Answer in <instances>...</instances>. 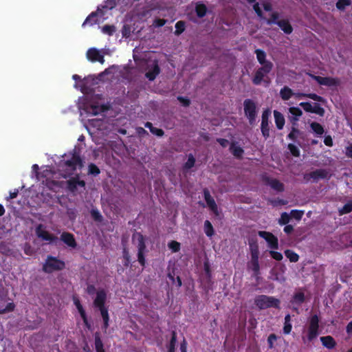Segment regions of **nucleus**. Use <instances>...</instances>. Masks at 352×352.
<instances>
[{
    "mask_svg": "<svg viewBox=\"0 0 352 352\" xmlns=\"http://www.w3.org/2000/svg\"><path fill=\"white\" fill-rule=\"evenodd\" d=\"M107 298V294L104 290L100 289L96 293V296L94 300V305L98 307L100 311L102 317L104 328L109 325V314L107 309L104 307V305Z\"/></svg>",
    "mask_w": 352,
    "mask_h": 352,
    "instance_id": "nucleus-1",
    "label": "nucleus"
},
{
    "mask_svg": "<svg viewBox=\"0 0 352 352\" xmlns=\"http://www.w3.org/2000/svg\"><path fill=\"white\" fill-rule=\"evenodd\" d=\"M318 322L319 320L316 315H314L311 317L309 324L307 330L304 331L306 334L305 336H302V339L304 343H307L311 342L314 339H315L318 333Z\"/></svg>",
    "mask_w": 352,
    "mask_h": 352,
    "instance_id": "nucleus-2",
    "label": "nucleus"
},
{
    "mask_svg": "<svg viewBox=\"0 0 352 352\" xmlns=\"http://www.w3.org/2000/svg\"><path fill=\"white\" fill-rule=\"evenodd\" d=\"M160 69L156 58L149 56L145 62V76L149 80H153L160 74Z\"/></svg>",
    "mask_w": 352,
    "mask_h": 352,
    "instance_id": "nucleus-3",
    "label": "nucleus"
},
{
    "mask_svg": "<svg viewBox=\"0 0 352 352\" xmlns=\"http://www.w3.org/2000/svg\"><path fill=\"white\" fill-rule=\"evenodd\" d=\"M279 303V300L273 296L262 295L255 299L256 305L261 309L269 307H278Z\"/></svg>",
    "mask_w": 352,
    "mask_h": 352,
    "instance_id": "nucleus-4",
    "label": "nucleus"
},
{
    "mask_svg": "<svg viewBox=\"0 0 352 352\" xmlns=\"http://www.w3.org/2000/svg\"><path fill=\"white\" fill-rule=\"evenodd\" d=\"M64 164L66 168V173L63 175L64 177L69 176L75 170L82 166L80 157L75 154L72 155L70 159L66 160Z\"/></svg>",
    "mask_w": 352,
    "mask_h": 352,
    "instance_id": "nucleus-5",
    "label": "nucleus"
},
{
    "mask_svg": "<svg viewBox=\"0 0 352 352\" xmlns=\"http://www.w3.org/2000/svg\"><path fill=\"white\" fill-rule=\"evenodd\" d=\"M65 267V263L52 256H48L43 264V270L47 273H52L56 270H60Z\"/></svg>",
    "mask_w": 352,
    "mask_h": 352,
    "instance_id": "nucleus-6",
    "label": "nucleus"
},
{
    "mask_svg": "<svg viewBox=\"0 0 352 352\" xmlns=\"http://www.w3.org/2000/svg\"><path fill=\"white\" fill-rule=\"evenodd\" d=\"M278 15L277 13H272L271 18L267 20V24H277L285 34H291L292 32V27L287 20H278Z\"/></svg>",
    "mask_w": 352,
    "mask_h": 352,
    "instance_id": "nucleus-7",
    "label": "nucleus"
},
{
    "mask_svg": "<svg viewBox=\"0 0 352 352\" xmlns=\"http://www.w3.org/2000/svg\"><path fill=\"white\" fill-rule=\"evenodd\" d=\"M313 79L317 81V82L321 85L327 86L330 87H338L340 82V80L337 78L332 77H322L319 76H314L312 74H309Z\"/></svg>",
    "mask_w": 352,
    "mask_h": 352,
    "instance_id": "nucleus-8",
    "label": "nucleus"
},
{
    "mask_svg": "<svg viewBox=\"0 0 352 352\" xmlns=\"http://www.w3.org/2000/svg\"><path fill=\"white\" fill-rule=\"evenodd\" d=\"M133 240L135 243H138V261L141 265L144 264V258L143 256V252L145 249V244L144 241L143 236L140 233H136L133 234Z\"/></svg>",
    "mask_w": 352,
    "mask_h": 352,
    "instance_id": "nucleus-9",
    "label": "nucleus"
},
{
    "mask_svg": "<svg viewBox=\"0 0 352 352\" xmlns=\"http://www.w3.org/2000/svg\"><path fill=\"white\" fill-rule=\"evenodd\" d=\"M273 67L272 63H267L265 66H262L255 74L253 78V82L255 85H259L264 81L265 76L270 73Z\"/></svg>",
    "mask_w": 352,
    "mask_h": 352,
    "instance_id": "nucleus-10",
    "label": "nucleus"
},
{
    "mask_svg": "<svg viewBox=\"0 0 352 352\" xmlns=\"http://www.w3.org/2000/svg\"><path fill=\"white\" fill-rule=\"evenodd\" d=\"M244 110L250 124H252L255 120L256 116L255 103L251 100H245L244 101Z\"/></svg>",
    "mask_w": 352,
    "mask_h": 352,
    "instance_id": "nucleus-11",
    "label": "nucleus"
},
{
    "mask_svg": "<svg viewBox=\"0 0 352 352\" xmlns=\"http://www.w3.org/2000/svg\"><path fill=\"white\" fill-rule=\"evenodd\" d=\"M87 58L91 62H99L101 64L104 63V54L102 51L95 47L89 49L86 54Z\"/></svg>",
    "mask_w": 352,
    "mask_h": 352,
    "instance_id": "nucleus-12",
    "label": "nucleus"
},
{
    "mask_svg": "<svg viewBox=\"0 0 352 352\" xmlns=\"http://www.w3.org/2000/svg\"><path fill=\"white\" fill-rule=\"evenodd\" d=\"M299 106L303 108L306 112L314 113L322 116L324 113V109L316 103L300 102Z\"/></svg>",
    "mask_w": 352,
    "mask_h": 352,
    "instance_id": "nucleus-13",
    "label": "nucleus"
},
{
    "mask_svg": "<svg viewBox=\"0 0 352 352\" xmlns=\"http://www.w3.org/2000/svg\"><path fill=\"white\" fill-rule=\"evenodd\" d=\"M258 234L267 242L270 248H278V239L272 233L265 231H259Z\"/></svg>",
    "mask_w": 352,
    "mask_h": 352,
    "instance_id": "nucleus-14",
    "label": "nucleus"
},
{
    "mask_svg": "<svg viewBox=\"0 0 352 352\" xmlns=\"http://www.w3.org/2000/svg\"><path fill=\"white\" fill-rule=\"evenodd\" d=\"M262 7L266 12H269L270 18H267V16L263 13L262 10L261 9V7L259 6V3H254L253 8L259 17H261L262 19H266V20H267L268 19H270L271 14L272 13V12H271V10H272L271 4L270 3L265 2L262 4Z\"/></svg>",
    "mask_w": 352,
    "mask_h": 352,
    "instance_id": "nucleus-15",
    "label": "nucleus"
},
{
    "mask_svg": "<svg viewBox=\"0 0 352 352\" xmlns=\"http://www.w3.org/2000/svg\"><path fill=\"white\" fill-rule=\"evenodd\" d=\"M86 112L90 115L96 116L103 112L105 109L104 106L98 102H91L89 107H85Z\"/></svg>",
    "mask_w": 352,
    "mask_h": 352,
    "instance_id": "nucleus-16",
    "label": "nucleus"
},
{
    "mask_svg": "<svg viewBox=\"0 0 352 352\" xmlns=\"http://www.w3.org/2000/svg\"><path fill=\"white\" fill-rule=\"evenodd\" d=\"M68 189L72 192L78 191L79 189H84L85 183L82 180H80L78 177L70 179L67 182Z\"/></svg>",
    "mask_w": 352,
    "mask_h": 352,
    "instance_id": "nucleus-17",
    "label": "nucleus"
},
{
    "mask_svg": "<svg viewBox=\"0 0 352 352\" xmlns=\"http://www.w3.org/2000/svg\"><path fill=\"white\" fill-rule=\"evenodd\" d=\"M15 305L12 301L0 298V315L8 314L14 311Z\"/></svg>",
    "mask_w": 352,
    "mask_h": 352,
    "instance_id": "nucleus-18",
    "label": "nucleus"
},
{
    "mask_svg": "<svg viewBox=\"0 0 352 352\" xmlns=\"http://www.w3.org/2000/svg\"><path fill=\"white\" fill-rule=\"evenodd\" d=\"M54 173L52 172L50 166H44L42 168V171L40 173V180L43 183L45 182V184L50 188H53L52 186L50 185L49 179L52 177Z\"/></svg>",
    "mask_w": 352,
    "mask_h": 352,
    "instance_id": "nucleus-19",
    "label": "nucleus"
},
{
    "mask_svg": "<svg viewBox=\"0 0 352 352\" xmlns=\"http://www.w3.org/2000/svg\"><path fill=\"white\" fill-rule=\"evenodd\" d=\"M103 14V10L98 8L96 12H93L89 16H87L86 20L82 23V26H85L86 25H92L95 23H98L100 20L98 18L102 17Z\"/></svg>",
    "mask_w": 352,
    "mask_h": 352,
    "instance_id": "nucleus-20",
    "label": "nucleus"
},
{
    "mask_svg": "<svg viewBox=\"0 0 352 352\" xmlns=\"http://www.w3.org/2000/svg\"><path fill=\"white\" fill-rule=\"evenodd\" d=\"M36 233L38 237L42 239L44 241L48 242L54 241L56 238L54 237L52 234H50L47 231H46L42 225H39L36 230Z\"/></svg>",
    "mask_w": 352,
    "mask_h": 352,
    "instance_id": "nucleus-21",
    "label": "nucleus"
},
{
    "mask_svg": "<svg viewBox=\"0 0 352 352\" xmlns=\"http://www.w3.org/2000/svg\"><path fill=\"white\" fill-rule=\"evenodd\" d=\"M250 267L255 273H258L259 270L258 252L257 247L252 250V260L250 263Z\"/></svg>",
    "mask_w": 352,
    "mask_h": 352,
    "instance_id": "nucleus-22",
    "label": "nucleus"
},
{
    "mask_svg": "<svg viewBox=\"0 0 352 352\" xmlns=\"http://www.w3.org/2000/svg\"><path fill=\"white\" fill-rule=\"evenodd\" d=\"M289 113H290L289 119L293 124H295L298 121L300 117L302 115V110L296 107H292L289 109Z\"/></svg>",
    "mask_w": 352,
    "mask_h": 352,
    "instance_id": "nucleus-23",
    "label": "nucleus"
},
{
    "mask_svg": "<svg viewBox=\"0 0 352 352\" xmlns=\"http://www.w3.org/2000/svg\"><path fill=\"white\" fill-rule=\"evenodd\" d=\"M204 197L205 200L207 203L208 206L210 208V210L215 214H218V210L217 206L215 204L214 200L213 198L210 196L209 192L206 190H204Z\"/></svg>",
    "mask_w": 352,
    "mask_h": 352,
    "instance_id": "nucleus-24",
    "label": "nucleus"
},
{
    "mask_svg": "<svg viewBox=\"0 0 352 352\" xmlns=\"http://www.w3.org/2000/svg\"><path fill=\"white\" fill-rule=\"evenodd\" d=\"M61 240L66 243L68 246L71 248H75L76 246V243L74 238L73 234L67 232H64L60 236Z\"/></svg>",
    "mask_w": 352,
    "mask_h": 352,
    "instance_id": "nucleus-25",
    "label": "nucleus"
},
{
    "mask_svg": "<svg viewBox=\"0 0 352 352\" xmlns=\"http://www.w3.org/2000/svg\"><path fill=\"white\" fill-rule=\"evenodd\" d=\"M275 123L278 129H282L285 124V118L283 115L278 111H274Z\"/></svg>",
    "mask_w": 352,
    "mask_h": 352,
    "instance_id": "nucleus-26",
    "label": "nucleus"
},
{
    "mask_svg": "<svg viewBox=\"0 0 352 352\" xmlns=\"http://www.w3.org/2000/svg\"><path fill=\"white\" fill-rule=\"evenodd\" d=\"M310 175L314 179H323L329 176V172L326 170L319 169L311 173Z\"/></svg>",
    "mask_w": 352,
    "mask_h": 352,
    "instance_id": "nucleus-27",
    "label": "nucleus"
},
{
    "mask_svg": "<svg viewBox=\"0 0 352 352\" xmlns=\"http://www.w3.org/2000/svg\"><path fill=\"white\" fill-rule=\"evenodd\" d=\"M195 9L197 16L199 18L204 17L207 13V8L204 3H197Z\"/></svg>",
    "mask_w": 352,
    "mask_h": 352,
    "instance_id": "nucleus-28",
    "label": "nucleus"
},
{
    "mask_svg": "<svg viewBox=\"0 0 352 352\" xmlns=\"http://www.w3.org/2000/svg\"><path fill=\"white\" fill-rule=\"evenodd\" d=\"M294 93L288 87H284L280 91V96L283 100H288L294 96Z\"/></svg>",
    "mask_w": 352,
    "mask_h": 352,
    "instance_id": "nucleus-29",
    "label": "nucleus"
},
{
    "mask_svg": "<svg viewBox=\"0 0 352 352\" xmlns=\"http://www.w3.org/2000/svg\"><path fill=\"white\" fill-rule=\"evenodd\" d=\"M74 303L76 305V309H78V311L81 318H82L85 324H87V319L86 314H85V311L82 306L81 305V304L80 302V300L77 298H74Z\"/></svg>",
    "mask_w": 352,
    "mask_h": 352,
    "instance_id": "nucleus-30",
    "label": "nucleus"
},
{
    "mask_svg": "<svg viewBox=\"0 0 352 352\" xmlns=\"http://www.w3.org/2000/svg\"><path fill=\"white\" fill-rule=\"evenodd\" d=\"M320 340L323 346L328 349H333L336 345V342L331 336L321 337Z\"/></svg>",
    "mask_w": 352,
    "mask_h": 352,
    "instance_id": "nucleus-31",
    "label": "nucleus"
},
{
    "mask_svg": "<svg viewBox=\"0 0 352 352\" xmlns=\"http://www.w3.org/2000/svg\"><path fill=\"white\" fill-rule=\"evenodd\" d=\"M255 53L256 54L258 61L261 65H262V66H265L267 63H272L271 62L266 60V54L264 51L261 50H256Z\"/></svg>",
    "mask_w": 352,
    "mask_h": 352,
    "instance_id": "nucleus-32",
    "label": "nucleus"
},
{
    "mask_svg": "<svg viewBox=\"0 0 352 352\" xmlns=\"http://www.w3.org/2000/svg\"><path fill=\"white\" fill-rule=\"evenodd\" d=\"M268 184L272 188L276 191H283L284 189L283 184L276 179H272L268 180Z\"/></svg>",
    "mask_w": 352,
    "mask_h": 352,
    "instance_id": "nucleus-33",
    "label": "nucleus"
},
{
    "mask_svg": "<svg viewBox=\"0 0 352 352\" xmlns=\"http://www.w3.org/2000/svg\"><path fill=\"white\" fill-rule=\"evenodd\" d=\"M310 126H311V129H312V131L316 135H321L323 134L324 129H323L322 126L320 124H319L318 122H312L310 124Z\"/></svg>",
    "mask_w": 352,
    "mask_h": 352,
    "instance_id": "nucleus-34",
    "label": "nucleus"
},
{
    "mask_svg": "<svg viewBox=\"0 0 352 352\" xmlns=\"http://www.w3.org/2000/svg\"><path fill=\"white\" fill-rule=\"evenodd\" d=\"M230 151L232 154L237 157H241L243 153V150L235 144L231 145Z\"/></svg>",
    "mask_w": 352,
    "mask_h": 352,
    "instance_id": "nucleus-35",
    "label": "nucleus"
},
{
    "mask_svg": "<svg viewBox=\"0 0 352 352\" xmlns=\"http://www.w3.org/2000/svg\"><path fill=\"white\" fill-rule=\"evenodd\" d=\"M305 299V296L302 292H298L295 294V295L293 297V300L292 301V305H300L301 304Z\"/></svg>",
    "mask_w": 352,
    "mask_h": 352,
    "instance_id": "nucleus-36",
    "label": "nucleus"
},
{
    "mask_svg": "<svg viewBox=\"0 0 352 352\" xmlns=\"http://www.w3.org/2000/svg\"><path fill=\"white\" fill-rule=\"evenodd\" d=\"M291 317L289 314H287L285 317V324L283 327V331L285 334H289L292 331V324L290 322Z\"/></svg>",
    "mask_w": 352,
    "mask_h": 352,
    "instance_id": "nucleus-37",
    "label": "nucleus"
},
{
    "mask_svg": "<svg viewBox=\"0 0 352 352\" xmlns=\"http://www.w3.org/2000/svg\"><path fill=\"white\" fill-rule=\"evenodd\" d=\"M204 232L209 237H211L214 234L213 227L211 223L208 220L204 222Z\"/></svg>",
    "mask_w": 352,
    "mask_h": 352,
    "instance_id": "nucleus-38",
    "label": "nucleus"
},
{
    "mask_svg": "<svg viewBox=\"0 0 352 352\" xmlns=\"http://www.w3.org/2000/svg\"><path fill=\"white\" fill-rule=\"evenodd\" d=\"M145 126L148 128L152 133L157 136H162L164 134V132L162 129L153 126L152 124L150 122H146Z\"/></svg>",
    "mask_w": 352,
    "mask_h": 352,
    "instance_id": "nucleus-39",
    "label": "nucleus"
},
{
    "mask_svg": "<svg viewBox=\"0 0 352 352\" xmlns=\"http://www.w3.org/2000/svg\"><path fill=\"white\" fill-rule=\"evenodd\" d=\"M103 34L107 35H112L116 32V28L113 25H106L101 28Z\"/></svg>",
    "mask_w": 352,
    "mask_h": 352,
    "instance_id": "nucleus-40",
    "label": "nucleus"
},
{
    "mask_svg": "<svg viewBox=\"0 0 352 352\" xmlns=\"http://www.w3.org/2000/svg\"><path fill=\"white\" fill-rule=\"evenodd\" d=\"M285 254L291 262H296L298 260V255L292 250H286Z\"/></svg>",
    "mask_w": 352,
    "mask_h": 352,
    "instance_id": "nucleus-41",
    "label": "nucleus"
},
{
    "mask_svg": "<svg viewBox=\"0 0 352 352\" xmlns=\"http://www.w3.org/2000/svg\"><path fill=\"white\" fill-rule=\"evenodd\" d=\"M261 131L263 135L267 138L269 136V126H268V122L267 120H265L264 119V117L263 118V120L261 122Z\"/></svg>",
    "mask_w": 352,
    "mask_h": 352,
    "instance_id": "nucleus-42",
    "label": "nucleus"
},
{
    "mask_svg": "<svg viewBox=\"0 0 352 352\" xmlns=\"http://www.w3.org/2000/svg\"><path fill=\"white\" fill-rule=\"evenodd\" d=\"M290 216L287 212L282 213L280 218L278 220V223L280 225H285L289 221Z\"/></svg>",
    "mask_w": 352,
    "mask_h": 352,
    "instance_id": "nucleus-43",
    "label": "nucleus"
},
{
    "mask_svg": "<svg viewBox=\"0 0 352 352\" xmlns=\"http://www.w3.org/2000/svg\"><path fill=\"white\" fill-rule=\"evenodd\" d=\"M168 245V248L173 252H177L180 249V244H179V243H178L177 241H172L171 242H170Z\"/></svg>",
    "mask_w": 352,
    "mask_h": 352,
    "instance_id": "nucleus-44",
    "label": "nucleus"
},
{
    "mask_svg": "<svg viewBox=\"0 0 352 352\" xmlns=\"http://www.w3.org/2000/svg\"><path fill=\"white\" fill-rule=\"evenodd\" d=\"M350 0H338L336 6L339 10H344L346 6L350 5Z\"/></svg>",
    "mask_w": 352,
    "mask_h": 352,
    "instance_id": "nucleus-45",
    "label": "nucleus"
},
{
    "mask_svg": "<svg viewBox=\"0 0 352 352\" xmlns=\"http://www.w3.org/2000/svg\"><path fill=\"white\" fill-rule=\"evenodd\" d=\"M175 33L177 34H181L185 29V23L184 21H178L175 25Z\"/></svg>",
    "mask_w": 352,
    "mask_h": 352,
    "instance_id": "nucleus-46",
    "label": "nucleus"
},
{
    "mask_svg": "<svg viewBox=\"0 0 352 352\" xmlns=\"http://www.w3.org/2000/svg\"><path fill=\"white\" fill-rule=\"evenodd\" d=\"M352 211V201L346 204L340 210L341 214L348 213Z\"/></svg>",
    "mask_w": 352,
    "mask_h": 352,
    "instance_id": "nucleus-47",
    "label": "nucleus"
},
{
    "mask_svg": "<svg viewBox=\"0 0 352 352\" xmlns=\"http://www.w3.org/2000/svg\"><path fill=\"white\" fill-rule=\"evenodd\" d=\"M288 149L289 150V151L291 152V153L294 155V156H296V157H298L300 155V151L299 149L297 148V146H296L295 145L292 144H289L288 145Z\"/></svg>",
    "mask_w": 352,
    "mask_h": 352,
    "instance_id": "nucleus-48",
    "label": "nucleus"
},
{
    "mask_svg": "<svg viewBox=\"0 0 352 352\" xmlns=\"http://www.w3.org/2000/svg\"><path fill=\"white\" fill-rule=\"evenodd\" d=\"M95 347L96 351L103 349V344L98 334L95 336Z\"/></svg>",
    "mask_w": 352,
    "mask_h": 352,
    "instance_id": "nucleus-49",
    "label": "nucleus"
},
{
    "mask_svg": "<svg viewBox=\"0 0 352 352\" xmlns=\"http://www.w3.org/2000/svg\"><path fill=\"white\" fill-rule=\"evenodd\" d=\"M95 347L96 351L103 349V344L98 334L95 336Z\"/></svg>",
    "mask_w": 352,
    "mask_h": 352,
    "instance_id": "nucleus-50",
    "label": "nucleus"
},
{
    "mask_svg": "<svg viewBox=\"0 0 352 352\" xmlns=\"http://www.w3.org/2000/svg\"><path fill=\"white\" fill-rule=\"evenodd\" d=\"M195 160L192 155H189L187 162H186L184 167L186 169L192 168L195 164Z\"/></svg>",
    "mask_w": 352,
    "mask_h": 352,
    "instance_id": "nucleus-51",
    "label": "nucleus"
},
{
    "mask_svg": "<svg viewBox=\"0 0 352 352\" xmlns=\"http://www.w3.org/2000/svg\"><path fill=\"white\" fill-rule=\"evenodd\" d=\"M89 122H90L91 125L94 126V127H96L98 129H102V125L103 123L102 120L93 119V120H89Z\"/></svg>",
    "mask_w": 352,
    "mask_h": 352,
    "instance_id": "nucleus-52",
    "label": "nucleus"
},
{
    "mask_svg": "<svg viewBox=\"0 0 352 352\" xmlns=\"http://www.w3.org/2000/svg\"><path fill=\"white\" fill-rule=\"evenodd\" d=\"M303 96H306V98H311L314 100L318 101V102H323L324 99L320 96H318L316 94H303Z\"/></svg>",
    "mask_w": 352,
    "mask_h": 352,
    "instance_id": "nucleus-53",
    "label": "nucleus"
},
{
    "mask_svg": "<svg viewBox=\"0 0 352 352\" xmlns=\"http://www.w3.org/2000/svg\"><path fill=\"white\" fill-rule=\"evenodd\" d=\"M303 215L302 211L299 210H292L291 212V217L296 220H300Z\"/></svg>",
    "mask_w": 352,
    "mask_h": 352,
    "instance_id": "nucleus-54",
    "label": "nucleus"
},
{
    "mask_svg": "<svg viewBox=\"0 0 352 352\" xmlns=\"http://www.w3.org/2000/svg\"><path fill=\"white\" fill-rule=\"evenodd\" d=\"M89 173L94 175H97L100 173L99 168L94 164H90L89 166Z\"/></svg>",
    "mask_w": 352,
    "mask_h": 352,
    "instance_id": "nucleus-55",
    "label": "nucleus"
},
{
    "mask_svg": "<svg viewBox=\"0 0 352 352\" xmlns=\"http://www.w3.org/2000/svg\"><path fill=\"white\" fill-rule=\"evenodd\" d=\"M299 131L295 128H293L292 131L289 133L288 138L290 140H296L297 135L299 134Z\"/></svg>",
    "mask_w": 352,
    "mask_h": 352,
    "instance_id": "nucleus-56",
    "label": "nucleus"
},
{
    "mask_svg": "<svg viewBox=\"0 0 352 352\" xmlns=\"http://www.w3.org/2000/svg\"><path fill=\"white\" fill-rule=\"evenodd\" d=\"M166 21L164 19H156L154 20L153 25L156 28L162 27L166 23Z\"/></svg>",
    "mask_w": 352,
    "mask_h": 352,
    "instance_id": "nucleus-57",
    "label": "nucleus"
},
{
    "mask_svg": "<svg viewBox=\"0 0 352 352\" xmlns=\"http://www.w3.org/2000/svg\"><path fill=\"white\" fill-rule=\"evenodd\" d=\"M32 175H34L36 178L38 180H40V173L38 172V166L37 164H34L32 166Z\"/></svg>",
    "mask_w": 352,
    "mask_h": 352,
    "instance_id": "nucleus-58",
    "label": "nucleus"
},
{
    "mask_svg": "<svg viewBox=\"0 0 352 352\" xmlns=\"http://www.w3.org/2000/svg\"><path fill=\"white\" fill-rule=\"evenodd\" d=\"M122 36L124 37H129L131 36V28L128 25H124L122 29Z\"/></svg>",
    "mask_w": 352,
    "mask_h": 352,
    "instance_id": "nucleus-59",
    "label": "nucleus"
},
{
    "mask_svg": "<svg viewBox=\"0 0 352 352\" xmlns=\"http://www.w3.org/2000/svg\"><path fill=\"white\" fill-rule=\"evenodd\" d=\"M276 339H277V338L274 334L270 335V336L268 337V339H267V342H268L270 348H271V349L273 348L274 342L276 340Z\"/></svg>",
    "mask_w": 352,
    "mask_h": 352,
    "instance_id": "nucleus-60",
    "label": "nucleus"
},
{
    "mask_svg": "<svg viewBox=\"0 0 352 352\" xmlns=\"http://www.w3.org/2000/svg\"><path fill=\"white\" fill-rule=\"evenodd\" d=\"M270 254L272 258L276 261H280L283 258V255L280 252L276 251H270Z\"/></svg>",
    "mask_w": 352,
    "mask_h": 352,
    "instance_id": "nucleus-61",
    "label": "nucleus"
},
{
    "mask_svg": "<svg viewBox=\"0 0 352 352\" xmlns=\"http://www.w3.org/2000/svg\"><path fill=\"white\" fill-rule=\"evenodd\" d=\"M114 1L115 0H108L107 2L106 3L107 4L104 6V8L106 10L112 9L116 5Z\"/></svg>",
    "mask_w": 352,
    "mask_h": 352,
    "instance_id": "nucleus-62",
    "label": "nucleus"
},
{
    "mask_svg": "<svg viewBox=\"0 0 352 352\" xmlns=\"http://www.w3.org/2000/svg\"><path fill=\"white\" fill-rule=\"evenodd\" d=\"M324 143L328 146L333 145V140L331 136H326L324 140Z\"/></svg>",
    "mask_w": 352,
    "mask_h": 352,
    "instance_id": "nucleus-63",
    "label": "nucleus"
},
{
    "mask_svg": "<svg viewBox=\"0 0 352 352\" xmlns=\"http://www.w3.org/2000/svg\"><path fill=\"white\" fill-rule=\"evenodd\" d=\"M345 154L348 157L352 158V145L346 147Z\"/></svg>",
    "mask_w": 352,
    "mask_h": 352,
    "instance_id": "nucleus-64",
    "label": "nucleus"
}]
</instances>
